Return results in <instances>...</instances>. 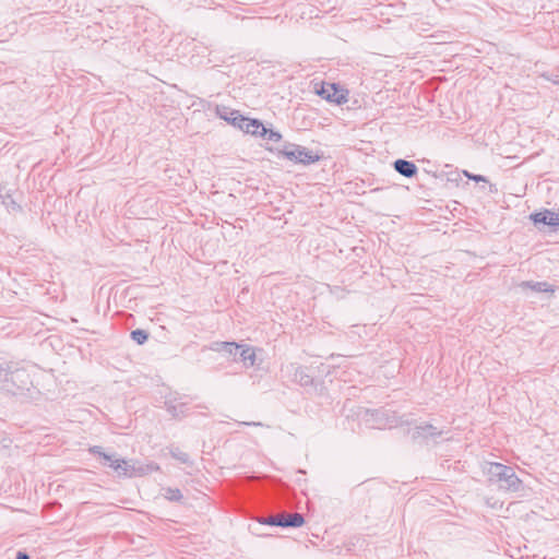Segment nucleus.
Returning a JSON list of instances; mask_svg holds the SVG:
<instances>
[{"label":"nucleus","instance_id":"393cba45","mask_svg":"<svg viewBox=\"0 0 559 559\" xmlns=\"http://www.w3.org/2000/svg\"><path fill=\"white\" fill-rule=\"evenodd\" d=\"M551 81L555 83V84H559V76L557 75L556 79H551Z\"/></svg>","mask_w":559,"mask_h":559},{"label":"nucleus","instance_id":"6e6552de","mask_svg":"<svg viewBox=\"0 0 559 559\" xmlns=\"http://www.w3.org/2000/svg\"><path fill=\"white\" fill-rule=\"evenodd\" d=\"M241 345L235 342H215L211 345V349L217 353H223L229 357H234L236 360V356L240 349Z\"/></svg>","mask_w":559,"mask_h":559},{"label":"nucleus","instance_id":"6ab92c4d","mask_svg":"<svg viewBox=\"0 0 559 559\" xmlns=\"http://www.w3.org/2000/svg\"><path fill=\"white\" fill-rule=\"evenodd\" d=\"M231 111H233V110H229V109H228V108H226V107H223V109H217V114H218V116H219L222 119H224V120H226V121H228V122H230V123L233 124V117H234V116H231V115H230V112H231Z\"/></svg>","mask_w":559,"mask_h":559},{"label":"nucleus","instance_id":"b1692460","mask_svg":"<svg viewBox=\"0 0 559 559\" xmlns=\"http://www.w3.org/2000/svg\"><path fill=\"white\" fill-rule=\"evenodd\" d=\"M240 425H246V426H262L261 423H257V421H242L240 423Z\"/></svg>","mask_w":559,"mask_h":559},{"label":"nucleus","instance_id":"9b49d317","mask_svg":"<svg viewBox=\"0 0 559 559\" xmlns=\"http://www.w3.org/2000/svg\"><path fill=\"white\" fill-rule=\"evenodd\" d=\"M520 287L521 288H530L531 290L533 292H536V293H554V287L548 284L547 282H533V281H527V282H522L520 284Z\"/></svg>","mask_w":559,"mask_h":559},{"label":"nucleus","instance_id":"4468645a","mask_svg":"<svg viewBox=\"0 0 559 559\" xmlns=\"http://www.w3.org/2000/svg\"><path fill=\"white\" fill-rule=\"evenodd\" d=\"M372 417V428L384 429L386 427H391L392 425L384 418V413L382 411H374L371 413Z\"/></svg>","mask_w":559,"mask_h":559},{"label":"nucleus","instance_id":"4be33fe9","mask_svg":"<svg viewBox=\"0 0 559 559\" xmlns=\"http://www.w3.org/2000/svg\"><path fill=\"white\" fill-rule=\"evenodd\" d=\"M464 175H465L467 178H469V179H472V180H474V181H476V182H479V181H486L485 177H484V176H481V175H472V174H469V173H467V171H464Z\"/></svg>","mask_w":559,"mask_h":559},{"label":"nucleus","instance_id":"7ed1b4c3","mask_svg":"<svg viewBox=\"0 0 559 559\" xmlns=\"http://www.w3.org/2000/svg\"><path fill=\"white\" fill-rule=\"evenodd\" d=\"M261 524L281 527H300L305 519L300 513L281 514L267 516L259 521Z\"/></svg>","mask_w":559,"mask_h":559},{"label":"nucleus","instance_id":"5701e85b","mask_svg":"<svg viewBox=\"0 0 559 559\" xmlns=\"http://www.w3.org/2000/svg\"><path fill=\"white\" fill-rule=\"evenodd\" d=\"M16 559H29L28 555L24 551H19L16 554Z\"/></svg>","mask_w":559,"mask_h":559},{"label":"nucleus","instance_id":"20e7f679","mask_svg":"<svg viewBox=\"0 0 559 559\" xmlns=\"http://www.w3.org/2000/svg\"><path fill=\"white\" fill-rule=\"evenodd\" d=\"M233 126L239 128L247 134L259 135L261 131H265V126L259 119H250L239 114V111H231Z\"/></svg>","mask_w":559,"mask_h":559},{"label":"nucleus","instance_id":"423d86ee","mask_svg":"<svg viewBox=\"0 0 559 559\" xmlns=\"http://www.w3.org/2000/svg\"><path fill=\"white\" fill-rule=\"evenodd\" d=\"M119 469L117 471L118 476L124 477H136L143 476V466L133 461L121 460L119 461Z\"/></svg>","mask_w":559,"mask_h":559},{"label":"nucleus","instance_id":"a211bd4d","mask_svg":"<svg viewBox=\"0 0 559 559\" xmlns=\"http://www.w3.org/2000/svg\"><path fill=\"white\" fill-rule=\"evenodd\" d=\"M164 497L169 501H180L182 499V493L178 488H166L164 492Z\"/></svg>","mask_w":559,"mask_h":559},{"label":"nucleus","instance_id":"0eeeda50","mask_svg":"<svg viewBox=\"0 0 559 559\" xmlns=\"http://www.w3.org/2000/svg\"><path fill=\"white\" fill-rule=\"evenodd\" d=\"M443 435V431L436 428L435 426L430 424L419 425L416 426L413 431V438L414 439H435L436 437H440Z\"/></svg>","mask_w":559,"mask_h":559},{"label":"nucleus","instance_id":"f8f14e48","mask_svg":"<svg viewBox=\"0 0 559 559\" xmlns=\"http://www.w3.org/2000/svg\"><path fill=\"white\" fill-rule=\"evenodd\" d=\"M240 360L246 367H252L255 362V352L248 345H241L239 352Z\"/></svg>","mask_w":559,"mask_h":559},{"label":"nucleus","instance_id":"9d476101","mask_svg":"<svg viewBox=\"0 0 559 559\" xmlns=\"http://www.w3.org/2000/svg\"><path fill=\"white\" fill-rule=\"evenodd\" d=\"M90 452L93 453V454H97L99 455L103 460H104V464H108L116 473L117 471L119 469V461H121L120 459H112L111 455L109 454H106L102 447L99 445H94L92 448H90Z\"/></svg>","mask_w":559,"mask_h":559},{"label":"nucleus","instance_id":"dca6fc26","mask_svg":"<svg viewBox=\"0 0 559 559\" xmlns=\"http://www.w3.org/2000/svg\"><path fill=\"white\" fill-rule=\"evenodd\" d=\"M259 135L270 142H275V143L280 142L282 139V134L280 132L274 131L272 129H267L266 127H265V131H261V133H259Z\"/></svg>","mask_w":559,"mask_h":559},{"label":"nucleus","instance_id":"412c9836","mask_svg":"<svg viewBox=\"0 0 559 559\" xmlns=\"http://www.w3.org/2000/svg\"><path fill=\"white\" fill-rule=\"evenodd\" d=\"M142 466L144 469L143 475H146L152 472H157L159 469V466L156 463H150V464L142 465Z\"/></svg>","mask_w":559,"mask_h":559},{"label":"nucleus","instance_id":"39448f33","mask_svg":"<svg viewBox=\"0 0 559 559\" xmlns=\"http://www.w3.org/2000/svg\"><path fill=\"white\" fill-rule=\"evenodd\" d=\"M531 219L534 222L535 225L544 224L549 226L552 230L559 228V214L549 210L533 213L531 215Z\"/></svg>","mask_w":559,"mask_h":559},{"label":"nucleus","instance_id":"ddd939ff","mask_svg":"<svg viewBox=\"0 0 559 559\" xmlns=\"http://www.w3.org/2000/svg\"><path fill=\"white\" fill-rule=\"evenodd\" d=\"M24 377H27L25 370L15 369L14 371L5 373V381H11L13 384H16L17 388L24 389L27 385V382L22 379Z\"/></svg>","mask_w":559,"mask_h":559},{"label":"nucleus","instance_id":"1a4fd4ad","mask_svg":"<svg viewBox=\"0 0 559 559\" xmlns=\"http://www.w3.org/2000/svg\"><path fill=\"white\" fill-rule=\"evenodd\" d=\"M393 167L395 171L406 178H413L418 171L417 166L413 162L406 159H396Z\"/></svg>","mask_w":559,"mask_h":559},{"label":"nucleus","instance_id":"2eb2a0df","mask_svg":"<svg viewBox=\"0 0 559 559\" xmlns=\"http://www.w3.org/2000/svg\"><path fill=\"white\" fill-rule=\"evenodd\" d=\"M330 87H331V90L334 91L333 94L330 93V90H325L324 87H322V90L319 92V94L326 100H331V102L341 104L342 100L344 99V96L337 95V90L335 88L334 84H332Z\"/></svg>","mask_w":559,"mask_h":559},{"label":"nucleus","instance_id":"aec40b11","mask_svg":"<svg viewBox=\"0 0 559 559\" xmlns=\"http://www.w3.org/2000/svg\"><path fill=\"white\" fill-rule=\"evenodd\" d=\"M173 457L177 459L178 461L186 463L189 461V455L182 451L176 450L171 451Z\"/></svg>","mask_w":559,"mask_h":559},{"label":"nucleus","instance_id":"f257e3e1","mask_svg":"<svg viewBox=\"0 0 559 559\" xmlns=\"http://www.w3.org/2000/svg\"><path fill=\"white\" fill-rule=\"evenodd\" d=\"M488 480L497 484L500 489L508 491H519L522 481L511 466L502 463H489L486 469Z\"/></svg>","mask_w":559,"mask_h":559},{"label":"nucleus","instance_id":"f3484780","mask_svg":"<svg viewBox=\"0 0 559 559\" xmlns=\"http://www.w3.org/2000/svg\"><path fill=\"white\" fill-rule=\"evenodd\" d=\"M131 338L136 344L142 345V344H144L147 341L148 333L146 331H144V330L136 329V330L131 332Z\"/></svg>","mask_w":559,"mask_h":559},{"label":"nucleus","instance_id":"a878e982","mask_svg":"<svg viewBox=\"0 0 559 559\" xmlns=\"http://www.w3.org/2000/svg\"><path fill=\"white\" fill-rule=\"evenodd\" d=\"M11 206H13V209L19 207L14 201H12Z\"/></svg>","mask_w":559,"mask_h":559},{"label":"nucleus","instance_id":"f03ea898","mask_svg":"<svg viewBox=\"0 0 559 559\" xmlns=\"http://www.w3.org/2000/svg\"><path fill=\"white\" fill-rule=\"evenodd\" d=\"M282 153L287 159L304 165L313 164L320 158L319 155L314 154L312 151L297 144H289Z\"/></svg>","mask_w":559,"mask_h":559}]
</instances>
